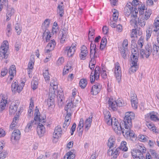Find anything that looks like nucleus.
Wrapping results in <instances>:
<instances>
[{
    "instance_id": "1",
    "label": "nucleus",
    "mask_w": 159,
    "mask_h": 159,
    "mask_svg": "<svg viewBox=\"0 0 159 159\" xmlns=\"http://www.w3.org/2000/svg\"><path fill=\"white\" fill-rule=\"evenodd\" d=\"M134 118V114L133 112H130L126 113L125 115L123 123L122 126H121V133L127 137L128 136L130 137V139L132 141L135 140L136 136L133 130H130L132 126V119Z\"/></svg>"
},
{
    "instance_id": "2",
    "label": "nucleus",
    "mask_w": 159,
    "mask_h": 159,
    "mask_svg": "<svg viewBox=\"0 0 159 159\" xmlns=\"http://www.w3.org/2000/svg\"><path fill=\"white\" fill-rule=\"evenodd\" d=\"M105 121L108 125H111L115 132L118 134H121V125L118 122L114 117L111 118L109 111H105L104 113Z\"/></svg>"
},
{
    "instance_id": "3",
    "label": "nucleus",
    "mask_w": 159,
    "mask_h": 159,
    "mask_svg": "<svg viewBox=\"0 0 159 159\" xmlns=\"http://www.w3.org/2000/svg\"><path fill=\"white\" fill-rule=\"evenodd\" d=\"M56 81L54 82H51L50 85L51 87L49 88V98L48 100L47 104L49 107L52 106L54 104V98L55 97V92L57 89V83Z\"/></svg>"
},
{
    "instance_id": "4",
    "label": "nucleus",
    "mask_w": 159,
    "mask_h": 159,
    "mask_svg": "<svg viewBox=\"0 0 159 159\" xmlns=\"http://www.w3.org/2000/svg\"><path fill=\"white\" fill-rule=\"evenodd\" d=\"M9 48V43L7 41L3 42L0 48V57L2 59H6L8 56L7 51Z\"/></svg>"
},
{
    "instance_id": "5",
    "label": "nucleus",
    "mask_w": 159,
    "mask_h": 159,
    "mask_svg": "<svg viewBox=\"0 0 159 159\" xmlns=\"http://www.w3.org/2000/svg\"><path fill=\"white\" fill-rule=\"evenodd\" d=\"M151 53L152 47L148 45H147L144 49H142L141 50L140 54L142 58H144V57L145 56L146 58H148Z\"/></svg>"
},
{
    "instance_id": "6",
    "label": "nucleus",
    "mask_w": 159,
    "mask_h": 159,
    "mask_svg": "<svg viewBox=\"0 0 159 159\" xmlns=\"http://www.w3.org/2000/svg\"><path fill=\"white\" fill-rule=\"evenodd\" d=\"M131 63L130 64L131 67L129 70V72L131 74V72L134 73L136 72L138 68L137 62L138 59V58H134V59L131 60Z\"/></svg>"
},
{
    "instance_id": "7",
    "label": "nucleus",
    "mask_w": 159,
    "mask_h": 159,
    "mask_svg": "<svg viewBox=\"0 0 159 159\" xmlns=\"http://www.w3.org/2000/svg\"><path fill=\"white\" fill-rule=\"evenodd\" d=\"M76 44L73 43L70 47H67L65 50V52L67 53V55L69 57H72L74 54L76 50Z\"/></svg>"
},
{
    "instance_id": "8",
    "label": "nucleus",
    "mask_w": 159,
    "mask_h": 159,
    "mask_svg": "<svg viewBox=\"0 0 159 159\" xmlns=\"http://www.w3.org/2000/svg\"><path fill=\"white\" fill-rule=\"evenodd\" d=\"M7 8L6 19L7 21H8L11 18L12 16L14 15L15 13V10L10 6H5Z\"/></svg>"
},
{
    "instance_id": "9",
    "label": "nucleus",
    "mask_w": 159,
    "mask_h": 159,
    "mask_svg": "<svg viewBox=\"0 0 159 159\" xmlns=\"http://www.w3.org/2000/svg\"><path fill=\"white\" fill-rule=\"evenodd\" d=\"M74 101L72 102V101H69L65 107V109L66 111V112H70L73 113V109L76 107V104L74 103Z\"/></svg>"
},
{
    "instance_id": "10",
    "label": "nucleus",
    "mask_w": 159,
    "mask_h": 159,
    "mask_svg": "<svg viewBox=\"0 0 159 159\" xmlns=\"http://www.w3.org/2000/svg\"><path fill=\"white\" fill-rule=\"evenodd\" d=\"M120 67L118 63H116L115 70V75L117 80L118 82L120 81L121 78V72L120 70Z\"/></svg>"
},
{
    "instance_id": "11",
    "label": "nucleus",
    "mask_w": 159,
    "mask_h": 159,
    "mask_svg": "<svg viewBox=\"0 0 159 159\" xmlns=\"http://www.w3.org/2000/svg\"><path fill=\"white\" fill-rule=\"evenodd\" d=\"M101 85L99 83L94 85L92 88L91 92L93 95H96L100 92Z\"/></svg>"
},
{
    "instance_id": "12",
    "label": "nucleus",
    "mask_w": 159,
    "mask_h": 159,
    "mask_svg": "<svg viewBox=\"0 0 159 159\" xmlns=\"http://www.w3.org/2000/svg\"><path fill=\"white\" fill-rule=\"evenodd\" d=\"M17 103L16 104L15 102H11L9 108V114H14L17 111Z\"/></svg>"
},
{
    "instance_id": "13",
    "label": "nucleus",
    "mask_w": 159,
    "mask_h": 159,
    "mask_svg": "<svg viewBox=\"0 0 159 159\" xmlns=\"http://www.w3.org/2000/svg\"><path fill=\"white\" fill-rule=\"evenodd\" d=\"M133 7L128 3L125 6L124 10V13L126 16H128L130 14H131Z\"/></svg>"
},
{
    "instance_id": "14",
    "label": "nucleus",
    "mask_w": 159,
    "mask_h": 159,
    "mask_svg": "<svg viewBox=\"0 0 159 159\" xmlns=\"http://www.w3.org/2000/svg\"><path fill=\"white\" fill-rule=\"evenodd\" d=\"M20 132L18 129L14 130L12 133L11 137V140H17L19 139L20 137Z\"/></svg>"
},
{
    "instance_id": "15",
    "label": "nucleus",
    "mask_w": 159,
    "mask_h": 159,
    "mask_svg": "<svg viewBox=\"0 0 159 159\" xmlns=\"http://www.w3.org/2000/svg\"><path fill=\"white\" fill-rule=\"evenodd\" d=\"M41 123H39L37 127V132L38 134L40 136H42L45 132V128L44 125Z\"/></svg>"
},
{
    "instance_id": "16",
    "label": "nucleus",
    "mask_w": 159,
    "mask_h": 159,
    "mask_svg": "<svg viewBox=\"0 0 159 159\" xmlns=\"http://www.w3.org/2000/svg\"><path fill=\"white\" fill-rule=\"evenodd\" d=\"M62 133L61 128L60 126H57L55 128L53 134V137L54 139H57L61 137Z\"/></svg>"
},
{
    "instance_id": "17",
    "label": "nucleus",
    "mask_w": 159,
    "mask_h": 159,
    "mask_svg": "<svg viewBox=\"0 0 159 159\" xmlns=\"http://www.w3.org/2000/svg\"><path fill=\"white\" fill-rule=\"evenodd\" d=\"M153 31L157 34L159 33V17H157L154 20L153 25Z\"/></svg>"
},
{
    "instance_id": "18",
    "label": "nucleus",
    "mask_w": 159,
    "mask_h": 159,
    "mask_svg": "<svg viewBox=\"0 0 159 159\" xmlns=\"http://www.w3.org/2000/svg\"><path fill=\"white\" fill-rule=\"evenodd\" d=\"M19 85L18 84V81L16 80L14 81H13L11 86V89L12 92L14 93L17 92L19 93Z\"/></svg>"
},
{
    "instance_id": "19",
    "label": "nucleus",
    "mask_w": 159,
    "mask_h": 159,
    "mask_svg": "<svg viewBox=\"0 0 159 159\" xmlns=\"http://www.w3.org/2000/svg\"><path fill=\"white\" fill-rule=\"evenodd\" d=\"M98 49L96 47V45L93 44L92 42L90 44V56L96 55V54L97 52Z\"/></svg>"
},
{
    "instance_id": "20",
    "label": "nucleus",
    "mask_w": 159,
    "mask_h": 159,
    "mask_svg": "<svg viewBox=\"0 0 159 159\" xmlns=\"http://www.w3.org/2000/svg\"><path fill=\"white\" fill-rule=\"evenodd\" d=\"M93 116L91 115L87 118L85 121L84 125L85 126V129H87L88 130L90 127L91 125V123L92 121Z\"/></svg>"
},
{
    "instance_id": "21",
    "label": "nucleus",
    "mask_w": 159,
    "mask_h": 159,
    "mask_svg": "<svg viewBox=\"0 0 159 159\" xmlns=\"http://www.w3.org/2000/svg\"><path fill=\"white\" fill-rule=\"evenodd\" d=\"M108 104L110 107L114 111L117 110V105L116 101H112L110 99L108 100Z\"/></svg>"
},
{
    "instance_id": "22",
    "label": "nucleus",
    "mask_w": 159,
    "mask_h": 159,
    "mask_svg": "<svg viewBox=\"0 0 159 159\" xmlns=\"http://www.w3.org/2000/svg\"><path fill=\"white\" fill-rule=\"evenodd\" d=\"M16 72V67L15 65H12L9 68V73L10 76H12L10 78L11 80L13 79V77L14 76V73Z\"/></svg>"
},
{
    "instance_id": "23",
    "label": "nucleus",
    "mask_w": 159,
    "mask_h": 159,
    "mask_svg": "<svg viewBox=\"0 0 159 159\" xmlns=\"http://www.w3.org/2000/svg\"><path fill=\"white\" fill-rule=\"evenodd\" d=\"M121 55L124 59H125L128 53V50L127 48H120L119 49Z\"/></svg>"
},
{
    "instance_id": "24",
    "label": "nucleus",
    "mask_w": 159,
    "mask_h": 159,
    "mask_svg": "<svg viewBox=\"0 0 159 159\" xmlns=\"http://www.w3.org/2000/svg\"><path fill=\"white\" fill-rule=\"evenodd\" d=\"M131 51L132 55L131 57V60L134 59V58H138L137 56L138 55L137 48H132L131 49Z\"/></svg>"
},
{
    "instance_id": "25",
    "label": "nucleus",
    "mask_w": 159,
    "mask_h": 159,
    "mask_svg": "<svg viewBox=\"0 0 159 159\" xmlns=\"http://www.w3.org/2000/svg\"><path fill=\"white\" fill-rule=\"evenodd\" d=\"M50 22V20L49 19H46L43 23L42 25V29L43 31H45L46 29L49 26Z\"/></svg>"
},
{
    "instance_id": "26",
    "label": "nucleus",
    "mask_w": 159,
    "mask_h": 159,
    "mask_svg": "<svg viewBox=\"0 0 159 159\" xmlns=\"http://www.w3.org/2000/svg\"><path fill=\"white\" fill-rule=\"evenodd\" d=\"M115 138L113 136H111L109 138L107 145L110 148H111L112 147L114 146V145L115 143Z\"/></svg>"
},
{
    "instance_id": "27",
    "label": "nucleus",
    "mask_w": 159,
    "mask_h": 159,
    "mask_svg": "<svg viewBox=\"0 0 159 159\" xmlns=\"http://www.w3.org/2000/svg\"><path fill=\"white\" fill-rule=\"evenodd\" d=\"M75 157V155L72 152L70 151L67 152L64 157L66 159H74Z\"/></svg>"
},
{
    "instance_id": "28",
    "label": "nucleus",
    "mask_w": 159,
    "mask_h": 159,
    "mask_svg": "<svg viewBox=\"0 0 159 159\" xmlns=\"http://www.w3.org/2000/svg\"><path fill=\"white\" fill-rule=\"evenodd\" d=\"M7 101V100L2 98L0 103V111L1 112L5 109Z\"/></svg>"
},
{
    "instance_id": "29",
    "label": "nucleus",
    "mask_w": 159,
    "mask_h": 159,
    "mask_svg": "<svg viewBox=\"0 0 159 159\" xmlns=\"http://www.w3.org/2000/svg\"><path fill=\"white\" fill-rule=\"evenodd\" d=\"M100 68L98 66H97L94 70V73L93 75L96 80L98 79L100 75Z\"/></svg>"
},
{
    "instance_id": "30",
    "label": "nucleus",
    "mask_w": 159,
    "mask_h": 159,
    "mask_svg": "<svg viewBox=\"0 0 159 159\" xmlns=\"http://www.w3.org/2000/svg\"><path fill=\"white\" fill-rule=\"evenodd\" d=\"M44 32L43 33V37L46 36V41L48 42L50 39V38L51 37V34H50V32L48 29L45 30V31H43Z\"/></svg>"
},
{
    "instance_id": "31",
    "label": "nucleus",
    "mask_w": 159,
    "mask_h": 159,
    "mask_svg": "<svg viewBox=\"0 0 159 159\" xmlns=\"http://www.w3.org/2000/svg\"><path fill=\"white\" fill-rule=\"evenodd\" d=\"M34 124V120H31L27 124L26 126L25 131L26 132H29L30 130L32 128V126Z\"/></svg>"
},
{
    "instance_id": "32",
    "label": "nucleus",
    "mask_w": 159,
    "mask_h": 159,
    "mask_svg": "<svg viewBox=\"0 0 159 159\" xmlns=\"http://www.w3.org/2000/svg\"><path fill=\"white\" fill-rule=\"evenodd\" d=\"M150 118L151 120L156 121L159 120V119L154 111L151 112L150 114Z\"/></svg>"
},
{
    "instance_id": "33",
    "label": "nucleus",
    "mask_w": 159,
    "mask_h": 159,
    "mask_svg": "<svg viewBox=\"0 0 159 159\" xmlns=\"http://www.w3.org/2000/svg\"><path fill=\"white\" fill-rule=\"evenodd\" d=\"M19 120V116L16 115V116H15L13 119V121L10 125V128L11 129H14V128L15 126V125H16V123L17 122H14V120Z\"/></svg>"
},
{
    "instance_id": "34",
    "label": "nucleus",
    "mask_w": 159,
    "mask_h": 159,
    "mask_svg": "<svg viewBox=\"0 0 159 159\" xmlns=\"http://www.w3.org/2000/svg\"><path fill=\"white\" fill-rule=\"evenodd\" d=\"M106 38L105 37H103L102 38L101 43L100 45V49L102 50H103L105 48V46L106 45Z\"/></svg>"
},
{
    "instance_id": "35",
    "label": "nucleus",
    "mask_w": 159,
    "mask_h": 159,
    "mask_svg": "<svg viewBox=\"0 0 159 159\" xmlns=\"http://www.w3.org/2000/svg\"><path fill=\"white\" fill-rule=\"evenodd\" d=\"M56 44V43L54 39L51 40L47 46V48H49L53 50Z\"/></svg>"
},
{
    "instance_id": "36",
    "label": "nucleus",
    "mask_w": 159,
    "mask_h": 159,
    "mask_svg": "<svg viewBox=\"0 0 159 159\" xmlns=\"http://www.w3.org/2000/svg\"><path fill=\"white\" fill-rule=\"evenodd\" d=\"M152 54L153 56L156 54L158 57H159V46H157L155 45L153 46V47Z\"/></svg>"
},
{
    "instance_id": "37",
    "label": "nucleus",
    "mask_w": 159,
    "mask_h": 159,
    "mask_svg": "<svg viewBox=\"0 0 159 159\" xmlns=\"http://www.w3.org/2000/svg\"><path fill=\"white\" fill-rule=\"evenodd\" d=\"M80 86L82 89L84 88L87 84V81L86 79H81L79 83Z\"/></svg>"
},
{
    "instance_id": "38",
    "label": "nucleus",
    "mask_w": 159,
    "mask_h": 159,
    "mask_svg": "<svg viewBox=\"0 0 159 159\" xmlns=\"http://www.w3.org/2000/svg\"><path fill=\"white\" fill-rule=\"evenodd\" d=\"M138 138L140 141L144 142L148 141V137L146 135H139L138 137Z\"/></svg>"
},
{
    "instance_id": "39",
    "label": "nucleus",
    "mask_w": 159,
    "mask_h": 159,
    "mask_svg": "<svg viewBox=\"0 0 159 159\" xmlns=\"http://www.w3.org/2000/svg\"><path fill=\"white\" fill-rule=\"evenodd\" d=\"M57 11L60 16L61 17L64 14L63 7L62 6L58 5L57 7Z\"/></svg>"
},
{
    "instance_id": "40",
    "label": "nucleus",
    "mask_w": 159,
    "mask_h": 159,
    "mask_svg": "<svg viewBox=\"0 0 159 159\" xmlns=\"http://www.w3.org/2000/svg\"><path fill=\"white\" fill-rule=\"evenodd\" d=\"M43 76L45 80H49V74L48 70H45L43 71Z\"/></svg>"
},
{
    "instance_id": "41",
    "label": "nucleus",
    "mask_w": 159,
    "mask_h": 159,
    "mask_svg": "<svg viewBox=\"0 0 159 159\" xmlns=\"http://www.w3.org/2000/svg\"><path fill=\"white\" fill-rule=\"evenodd\" d=\"M67 114L65 118V121L70 123L71 121V114L72 113L66 112Z\"/></svg>"
},
{
    "instance_id": "42",
    "label": "nucleus",
    "mask_w": 159,
    "mask_h": 159,
    "mask_svg": "<svg viewBox=\"0 0 159 159\" xmlns=\"http://www.w3.org/2000/svg\"><path fill=\"white\" fill-rule=\"evenodd\" d=\"M38 82L37 80H33L31 83L32 88L33 90H35L37 88L38 85Z\"/></svg>"
},
{
    "instance_id": "43",
    "label": "nucleus",
    "mask_w": 159,
    "mask_h": 159,
    "mask_svg": "<svg viewBox=\"0 0 159 159\" xmlns=\"http://www.w3.org/2000/svg\"><path fill=\"white\" fill-rule=\"evenodd\" d=\"M136 151H137V159H142L144 158V156L140 151L139 149H136Z\"/></svg>"
},
{
    "instance_id": "44",
    "label": "nucleus",
    "mask_w": 159,
    "mask_h": 159,
    "mask_svg": "<svg viewBox=\"0 0 159 159\" xmlns=\"http://www.w3.org/2000/svg\"><path fill=\"white\" fill-rule=\"evenodd\" d=\"M97 57V55H93V56H90V58L91 59V60L90 61L89 63V66L90 67V66H91V65H93V64L94 65H95L96 63V61H95V58Z\"/></svg>"
},
{
    "instance_id": "45",
    "label": "nucleus",
    "mask_w": 159,
    "mask_h": 159,
    "mask_svg": "<svg viewBox=\"0 0 159 159\" xmlns=\"http://www.w3.org/2000/svg\"><path fill=\"white\" fill-rule=\"evenodd\" d=\"M15 27L17 34L20 35L21 32V28L20 24L16 23L15 25Z\"/></svg>"
},
{
    "instance_id": "46",
    "label": "nucleus",
    "mask_w": 159,
    "mask_h": 159,
    "mask_svg": "<svg viewBox=\"0 0 159 159\" xmlns=\"http://www.w3.org/2000/svg\"><path fill=\"white\" fill-rule=\"evenodd\" d=\"M138 13V10L135 8H134V10H132L131 16H133L134 18H137V14Z\"/></svg>"
},
{
    "instance_id": "47",
    "label": "nucleus",
    "mask_w": 159,
    "mask_h": 159,
    "mask_svg": "<svg viewBox=\"0 0 159 159\" xmlns=\"http://www.w3.org/2000/svg\"><path fill=\"white\" fill-rule=\"evenodd\" d=\"M120 151V148H117L115 150H113V157L114 158H117V156L119 154V151Z\"/></svg>"
},
{
    "instance_id": "48",
    "label": "nucleus",
    "mask_w": 159,
    "mask_h": 159,
    "mask_svg": "<svg viewBox=\"0 0 159 159\" xmlns=\"http://www.w3.org/2000/svg\"><path fill=\"white\" fill-rule=\"evenodd\" d=\"M138 23L142 27H143L146 24L145 20L141 18L138 20Z\"/></svg>"
},
{
    "instance_id": "49",
    "label": "nucleus",
    "mask_w": 159,
    "mask_h": 159,
    "mask_svg": "<svg viewBox=\"0 0 159 159\" xmlns=\"http://www.w3.org/2000/svg\"><path fill=\"white\" fill-rule=\"evenodd\" d=\"M123 101L120 98L118 99L116 102L117 106L122 107L124 106L125 104L124 102H122Z\"/></svg>"
},
{
    "instance_id": "50",
    "label": "nucleus",
    "mask_w": 159,
    "mask_h": 159,
    "mask_svg": "<svg viewBox=\"0 0 159 159\" xmlns=\"http://www.w3.org/2000/svg\"><path fill=\"white\" fill-rule=\"evenodd\" d=\"M151 10H148L146 11L145 15L144 18L146 20H148L150 17V15L151 14Z\"/></svg>"
},
{
    "instance_id": "51",
    "label": "nucleus",
    "mask_w": 159,
    "mask_h": 159,
    "mask_svg": "<svg viewBox=\"0 0 159 159\" xmlns=\"http://www.w3.org/2000/svg\"><path fill=\"white\" fill-rule=\"evenodd\" d=\"M46 117L45 116H44V117H42L41 116H39V123H42L43 124H45V123L46 122Z\"/></svg>"
},
{
    "instance_id": "52",
    "label": "nucleus",
    "mask_w": 159,
    "mask_h": 159,
    "mask_svg": "<svg viewBox=\"0 0 159 159\" xmlns=\"http://www.w3.org/2000/svg\"><path fill=\"white\" fill-rule=\"evenodd\" d=\"M81 53H88V50H87V48L84 45H83L81 48Z\"/></svg>"
},
{
    "instance_id": "53",
    "label": "nucleus",
    "mask_w": 159,
    "mask_h": 159,
    "mask_svg": "<svg viewBox=\"0 0 159 159\" xmlns=\"http://www.w3.org/2000/svg\"><path fill=\"white\" fill-rule=\"evenodd\" d=\"M143 39L140 38L137 42L138 47L139 48H142L143 44Z\"/></svg>"
},
{
    "instance_id": "54",
    "label": "nucleus",
    "mask_w": 159,
    "mask_h": 159,
    "mask_svg": "<svg viewBox=\"0 0 159 159\" xmlns=\"http://www.w3.org/2000/svg\"><path fill=\"white\" fill-rule=\"evenodd\" d=\"M7 153L6 151H3L0 153V159H4L6 157Z\"/></svg>"
},
{
    "instance_id": "55",
    "label": "nucleus",
    "mask_w": 159,
    "mask_h": 159,
    "mask_svg": "<svg viewBox=\"0 0 159 159\" xmlns=\"http://www.w3.org/2000/svg\"><path fill=\"white\" fill-rule=\"evenodd\" d=\"M71 66L70 64H67L66 66H65L63 69V75H65L66 74V71H64L65 70H66L68 71L70 69H71Z\"/></svg>"
},
{
    "instance_id": "56",
    "label": "nucleus",
    "mask_w": 159,
    "mask_h": 159,
    "mask_svg": "<svg viewBox=\"0 0 159 159\" xmlns=\"http://www.w3.org/2000/svg\"><path fill=\"white\" fill-rule=\"evenodd\" d=\"M152 32V31L150 28H149L146 31V36L147 39L150 38L151 36Z\"/></svg>"
},
{
    "instance_id": "57",
    "label": "nucleus",
    "mask_w": 159,
    "mask_h": 159,
    "mask_svg": "<svg viewBox=\"0 0 159 159\" xmlns=\"http://www.w3.org/2000/svg\"><path fill=\"white\" fill-rule=\"evenodd\" d=\"M101 70V75L102 78L103 79H106L107 77V74L106 73V70Z\"/></svg>"
},
{
    "instance_id": "58",
    "label": "nucleus",
    "mask_w": 159,
    "mask_h": 159,
    "mask_svg": "<svg viewBox=\"0 0 159 159\" xmlns=\"http://www.w3.org/2000/svg\"><path fill=\"white\" fill-rule=\"evenodd\" d=\"M66 33V31L65 30H64V32H62V36L61 40V43H63L65 40Z\"/></svg>"
},
{
    "instance_id": "59",
    "label": "nucleus",
    "mask_w": 159,
    "mask_h": 159,
    "mask_svg": "<svg viewBox=\"0 0 159 159\" xmlns=\"http://www.w3.org/2000/svg\"><path fill=\"white\" fill-rule=\"evenodd\" d=\"M146 125L149 129H152V130L153 131L154 128H155L154 127V125L152 123H150V122H147Z\"/></svg>"
},
{
    "instance_id": "60",
    "label": "nucleus",
    "mask_w": 159,
    "mask_h": 159,
    "mask_svg": "<svg viewBox=\"0 0 159 159\" xmlns=\"http://www.w3.org/2000/svg\"><path fill=\"white\" fill-rule=\"evenodd\" d=\"M64 62V58L61 57L57 61V65L60 66Z\"/></svg>"
},
{
    "instance_id": "61",
    "label": "nucleus",
    "mask_w": 159,
    "mask_h": 159,
    "mask_svg": "<svg viewBox=\"0 0 159 159\" xmlns=\"http://www.w3.org/2000/svg\"><path fill=\"white\" fill-rule=\"evenodd\" d=\"M8 70L6 68H4L2 70L1 72V76L4 77L8 72Z\"/></svg>"
},
{
    "instance_id": "62",
    "label": "nucleus",
    "mask_w": 159,
    "mask_h": 159,
    "mask_svg": "<svg viewBox=\"0 0 159 159\" xmlns=\"http://www.w3.org/2000/svg\"><path fill=\"white\" fill-rule=\"evenodd\" d=\"M139 1L137 0H134L131 3H130V5L132 7L133 6H136L139 4Z\"/></svg>"
},
{
    "instance_id": "63",
    "label": "nucleus",
    "mask_w": 159,
    "mask_h": 159,
    "mask_svg": "<svg viewBox=\"0 0 159 159\" xmlns=\"http://www.w3.org/2000/svg\"><path fill=\"white\" fill-rule=\"evenodd\" d=\"M76 127V124L75 123H74L72 125V126L70 129L71 135H73L74 132L75 130Z\"/></svg>"
},
{
    "instance_id": "64",
    "label": "nucleus",
    "mask_w": 159,
    "mask_h": 159,
    "mask_svg": "<svg viewBox=\"0 0 159 159\" xmlns=\"http://www.w3.org/2000/svg\"><path fill=\"white\" fill-rule=\"evenodd\" d=\"M131 153L133 158L134 159H137V151H136V149L131 152Z\"/></svg>"
}]
</instances>
